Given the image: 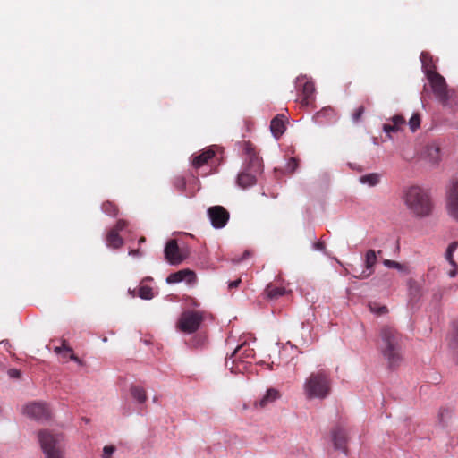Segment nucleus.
Masks as SVG:
<instances>
[{
  "label": "nucleus",
  "mask_w": 458,
  "mask_h": 458,
  "mask_svg": "<svg viewBox=\"0 0 458 458\" xmlns=\"http://www.w3.org/2000/svg\"><path fill=\"white\" fill-rule=\"evenodd\" d=\"M454 329H455V335L454 336L453 344H454V348L458 349V321L455 324Z\"/></svg>",
  "instance_id": "obj_40"
},
{
  "label": "nucleus",
  "mask_w": 458,
  "mask_h": 458,
  "mask_svg": "<svg viewBox=\"0 0 458 458\" xmlns=\"http://www.w3.org/2000/svg\"><path fill=\"white\" fill-rule=\"evenodd\" d=\"M424 157L430 163L436 165L440 159V147L437 143L428 144L423 152Z\"/></svg>",
  "instance_id": "obj_18"
},
{
  "label": "nucleus",
  "mask_w": 458,
  "mask_h": 458,
  "mask_svg": "<svg viewBox=\"0 0 458 458\" xmlns=\"http://www.w3.org/2000/svg\"><path fill=\"white\" fill-rule=\"evenodd\" d=\"M106 244L108 247L118 249L123 246V240L116 230L111 229L106 235Z\"/></svg>",
  "instance_id": "obj_22"
},
{
  "label": "nucleus",
  "mask_w": 458,
  "mask_h": 458,
  "mask_svg": "<svg viewBox=\"0 0 458 458\" xmlns=\"http://www.w3.org/2000/svg\"><path fill=\"white\" fill-rule=\"evenodd\" d=\"M115 448L112 445H106L103 449V458H111L114 454Z\"/></svg>",
  "instance_id": "obj_36"
},
{
  "label": "nucleus",
  "mask_w": 458,
  "mask_h": 458,
  "mask_svg": "<svg viewBox=\"0 0 458 458\" xmlns=\"http://www.w3.org/2000/svg\"><path fill=\"white\" fill-rule=\"evenodd\" d=\"M448 214L458 221V179L452 181L447 191Z\"/></svg>",
  "instance_id": "obj_13"
},
{
  "label": "nucleus",
  "mask_w": 458,
  "mask_h": 458,
  "mask_svg": "<svg viewBox=\"0 0 458 458\" xmlns=\"http://www.w3.org/2000/svg\"><path fill=\"white\" fill-rule=\"evenodd\" d=\"M384 265L389 268H396V269H402L403 266L397 261L390 260V259H385L383 261Z\"/></svg>",
  "instance_id": "obj_35"
},
{
  "label": "nucleus",
  "mask_w": 458,
  "mask_h": 458,
  "mask_svg": "<svg viewBox=\"0 0 458 458\" xmlns=\"http://www.w3.org/2000/svg\"><path fill=\"white\" fill-rule=\"evenodd\" d=\"M130 255H132V256H140L141 253L140 251V250H132L130 251Z\"/></svg>",
  "instance_id": "obj_43"
},
{
  "label": "nucleus",
  "mask_w": 458,
  "mask_h": 458,
  "mask_svg": "<svg viewBox=\"0 0 458 458\" xmlns=\"http://www.w3.org/2000/svg\"><path fill=\"white\" fill-rule=\"evenodd\" d=\"M281 397V394L275 388H269L267 390L265 395L259 401L257 405L260 408L266 407L267 404L274 403Z\"/></svg>",
  "instance_id": "obj_21"
},
{
  "label": "nucleus",
  "mask_w": 458,
  "mask_h": 458,
  "mask_svg": "<svg viewBox=\"0 0 458 458\" xmlns=\"http://www.w3.org/2000/svg\"><path fill=\"white\" fill-rule=\"evenodd\" d=\"M173 185L177 191H179L181 192L185 191L186 180H185L184 176H182V175L174 176L173 179Z\"/></svg>",
  "instance_id": "obj_28"
},
{
  "label": "nucleus",
  "mask_w": 458,
  "mask_h": 458,
  "mask_svg": "<svg viewBox=\"0 0 458 458\" xmlns=\"http://www.w3.org/2000/svg\"><path fill=\"white\" fill-rule=\"evenodd\" d=\"M323 248H324V243L323 242H317L316 243V249L322 250Z\"/></svg>",
  "instance_id": "obj_44"
},
{
  "label": "nucleus",
  "mask_w": 458,
  "mask_h": 458,
  "mask_svg": "<svg viewBox=\"0 0 458 458\" xmlns=\"http://www.w3.org/2000/svg\"><path fill=\"white\" fill-rule=\"evenodd\" d=\"M127 226V222L125 220H118L116 225H114V228H112L113 230H116V232H120V231H123L125 227Z\"/></svg>",
  "instance_id": "obj_38"
},
{
  "label": "nucleus",
  "mask_w": 458,
  "mask_h": 458,
  "mask_svg": "<svg viewBox=\"0 0 458 458\" xmlns=\"http://www.w3.org/2000/svg\"><path fill=\"white\" fill-rule=\"evenodd\" d=\"M377 261V252L374 250H369L365 254L364 265L365 268L360 272L357 268H352V275L358 279H365L369 277L374 272V266Z\"/></svg>",
  "instance_id": "obj_11"
},
{
  "label": "nucleus",
  "mask_w": 458,
  "mask_h": 458,
  "mask_svg": "<svg viewBox=\"0 0 458 458\" xmlns=\"http://www.w3.org/2000/svg\"><path fill=\"white\" fill-rule=\"evenodd\" d=\"M63 350L70 353V360L81 363V360L72 352V349L66 344L65 341H63L61 346H57L55 348V352L60 353Z\"/></svg>",
  "instance_id": "obj_26"
},
{
  "label": "nucleus",
  "mask_w": 458,
  "mask_h": 458,
  "mask_svg": "<svg viewBox=\"0 0 458 458\" xmlns=\"http://www.w3.org/2000/svg\"><path fill=\"white\" fill-rule=\"evenodd\" d=\"M364 112H365V107L363 106H360L359 107H357L354 110V112L352 113L353 122L358 123L361 119Z\"/></svg>",
  "instance_id": "obj_33"
},
{
  "label": "nucleus",
  "mask_w": 458,
  "mask_h": 458,
  "mask_svg": "<svg viewBox=\"0 0 458 458\" xmlns=\"http://www.w3.org/2000/svg\"><path fill=\"white\" fill-rule=\"evenodd\" d=\"M426 56V54L422 53L421 54V58H424Z\"/></svg>",
  "instance_id": "obj_48"
},
{
  "label": "nucleus",
  "mask_w": 458,
  "mask_h": 458,
  "mask_svg": "<svg viewBox=\"0 0 458 458\" xmlns=\"http://www.w3.org/2000/svg\"><path fill=\"white\" fill-rule=\"evenodd\" d=\"M390 122L383 125V130L387 134L400 131L405 124V119L399 114L393 116Z\"/></svg>",
  "instance_id": "obj_20"
},
{
  "label": "nucleus",
  "mask_w": 458,
  "mask_h": 458,
  "mask_svg": "<svg viewBox=\"0 0 458 458\" xmlns=\"http://www.w3.org/2000/svg\"><path fill=\"white\" fill-rule=\"evenodd\" d=\"M403 199L408 209L417 216H429L433 205L429 194L419 186H411L403 191Z\"/></svg>",
  "instance_id": "obj_4"
},
{
  "label": "nucleus",
  "mask_w": 458,
  "mask_h": 458,
  "mask_svg": "<svg viewBox=\"0 0 458 458\" xmlns=\"http://www.w3.org/2000/svg\"><path fill=\"white\" fill-rule=\"evenodd\" d=\"M23 413L37 420H46L51 416L48 406L44 403L34 402L28 403L23 408Z\"/></svg>",
  "instance_id": "obj_10"
},
{
  "label": "nucleus",
  "mask_w": 458,
  "mask_h": 458,
  "mask_svg": "<svg viewBox=\"0 0 458 458\" xmlns=\"http://www.w3.org/2000/svg\"><path fill=\"white\" fill-rule=\"evenodd\" d=\"M270 130L275 138L278 139L285 131V116L277 114L270 123Z\"/></svg>",
  "instance_id": "obj_19"
},
{
  "label": "nucleus",
  "mask_w": 458,
  "mask_h": 458,
  "mask_svg": "<svg viewBox=\"0 0 458 458\" xmlns=\"http://www.w3.org/2000/svg\"><path fill=\"white\" fill-rule=\"evenodd\" d=\"M241 283H242L241 278H238V279H236V280H234L233 282H230L229 284H228V288L230 290H232L233 288H237L240 285Z\"/></svg>",
  "instance_id": "obj_41"
},
{
  "label": "nucleus",
  "mask_w": 458,
  "mask_h": 458,
  "mask_svg": "<svg viewBox=\"0 0 458 458\" xmlns=\"http://www.w3.org/2000/svg\"><path fill=\"white\" fill-rule=\"evenodd\" d=\"M102 210L106 215L111 216H115L118 213V208H117L116 205L111 201H105L102 204Z\"/></svg>",
  "instance_id": "obj_27"
},
{
  "label": "nucleus",
  "mask_w": 458,
  "mask_h": 458,
  "mask_svg": "<svg viewBox=\"0 0 458 458\" xmlns=\"http://www.w3.org/2000/svg\"><path fill=\"white\" fill-rule=\"evenodd\" d=\"M165 257L172 265H178L183 260V257L180 252L176 240L172 239L167 242L165 248Z\"/></svg>",
  "instance_id": "obj_14"
},
{
  "label": "nucleus",
  "mask_w": 458,
  "mask_h": 458,
  "mask_svg": "<svg viewBox=\"0 0 458 458\" xmlns=\"http://www.w3.org/2000/svg\"><path fill=\"white\" fill-rule=\"evenodd\" d=\"M207 213L212 226L216 229L224 228L230 218L229 212L219 205L209 207Z\"/></svg>",
  "instance_id": "obj_8"
},
{
  "label": "nucleus",
  "mask_w": 458,
  "mask_h": 458,
  "mask_svg": "<svg viewBox=\"0 0 458 458\" xmlns=\"http://www.w3.org/2000/svg\"><path fill=\"white\" fill-rule=\"evenodd\" d=\"M254 356V349L250 348V344L244 342L236 347L229 358L225 359V367L232 373H243L247 369L248 364L251 363L250 360Z\"/></svg>",
  "instance_id": "obj_5"
},
{
  "label": "nucleus",
  "mask_w": 458,
  "mask_h": 458,
  "mask_svg": "<svg viewBox=\"0 0 458 458\" xmlns=\"http://www.w3.org/2000/svg\"><path fill=\"white\" fill-rule=\"evenodd\" d=\"M60 353H62L64 355V357H69L70 358V353L66 352L64 350Z\"/></svg>",
  "instance_id": "obj_45"
},
{
  "label": "nucleus",
  "mask_w": 458,
  "mask_h": 458,
  "mask_svg": "<svg viewBox=\"0 0 458 458\" xmlns=\"http://www.w3.org/2000/svg\"><path fill=\"white\" fill-rule=\"evenodd\" d=\"M457 248H458V242H453L449 244V246L446 250V252H445V259L449 262V264L456 263L454 260L453 255Z\"/></svg>",
  "instance_id": "obj_29"
},
{
  "label": "nucleus",
  "mask_w": 458,
  "mask_h": 458,
  "mask_svg": "<svg viewBox=\"0 0 458 458\" xmlns=\"http://www.w3.org/2000/svg\"><path fill=\"white\" fill-rule=\"evenodd\" d=\"M420 125V117L418 114H414L410 121H409V126L411 131H415Z\"/></svg>",
  "instance_id": "obj_31"
},
{
  "label": "nucleus",
  "mask_w": 458,
  "mask_h": 458,
  "mask_svg": "<svg viewBox=\"0 0 458 458\" xmlns=\"http://www.w3.org/2000/svg\"><path fill=\"white\" fill-rule=\"evenodd\" d=\"M215 150L212 148L205 149L200 154L195 155L192 157L191 165L195 169H199L203 165H208V162L215 157Z\"/></svg>",
  "instance_id": "obj_17"
},
{
  "label": "nucleus",
  "mask_w": 458,
  "mask_h": 458,
  "mask_svg": "<svg viewBox=\"0 0 458 458\" xmlns=\"http://www.w3.org/2000/svg\"><path fill=\"white\" fill-rule=\"evenodd\" d=\"M251 254L252 253L250 250H245L242 257L238 258V257L235 256L234 258H233V263H240L241 261H242V260L248 259L249 257H250Z\"/></svg>",
  "instance_id": "obj_37"
},
{
  "label": "nucleus",
  "mask_w": 458,
  "mask_h": 458,
  "mask_svg": "<svg viewBox=\"0 0 458 458\" xmlns=\"http://www.w3.org/2000/svg\"><path fill=\"white\" fill-rule=\"evenodd\" d=\"M296 84L298 89H300V87H301V98L300 100L301 105L303 106H308L311 105L315 99L314 83L312 81H306V76L301 75L297 77Z\"/></svg>",
  "instance_id": "obj_9"
},
{
  "label": "nucleus",
  "mask_w": 458,
  "mask_h": 458,
  "mask_svg": "<svg viewBox=\"0 0 458 458\" xmlns=\"http://www.w3.org/2000/svg\"><path fill=\"white\" fill-rule=\"evenodd\" d=\"M38 441L46 458H64L61 435L41 430L38 432Z\"/></svg>",
  "instance_id": "obj_6"
},
{
  "label": "nucleus",
  "mask_w": 458,
  "mask_h": 458,
  "mask_svg": "<svg viewBox=\"0 0 458 458\" xmlns=\"http://www.w3.org/2000/svg\"><path fill=\"white\" fill-rule=\"evenodd\" d=\"M332 439L335 448L347 454L346 441L347 434L346 431L341 427H335L332 431Z\"/></svg>",
  "instance_id": "obj_16"
},
{
  "label": "nucleus",
  "mask_w": 458,
  "mask_h": 458,
  "mask_svg": "<svg viewBox=\"0 0 458 458\" xmlns=\"http://www.w3.org/2000/svg\"><path fill=\"white\" fill-rule=\"evenodd\" d=\"M144 241H145V238H144V237H141V238L140 239V242H143Z\"/></svg>",
  "instance_id": "obj_47"
},
{
  "label": "nucleus",
  "mask_w": 458,
  "mask_h": 458,
  "mask_svg": "<svg viewBox=\"0 0 458 458\" xmlns=\"http://www.w3.org/2000/svg\"><path fill=\"white\" fill-rule=\"evenodd\" d=\"M265 293L268 299L276 300V299H278L279 297L284 295L286 293V290L283 286H276L272 284H269L267 286Z\"/></svg>",
  "instance_id": "obj_23"
},
{
  "label": "nucleus",
  "mask_w": 458,
  "mask_h": 458,
  "mask_svg": "<svg viewBox=\"0 0 458 458\" xmlns=\"http://www.w3.org/2000/svg\"><path fill=\"white\" fill-rule=\"evenodd\" d=\"M380 181V175L377 173H371L360 177V182L368 184L370 187L376 186Z\"/></svg>",
  "instance_id": "obj_24"
},
{
  "label": "nucleus",
  "mask_w": 458,
  "mask_h": 458,
  "mask_svg": "<svg viewBox=\"0 0 458 458\" xmlns=\"http://www.w3.org/2000/svg\"><path fill=\"white\" fill-rule=\"evenodd\" d=\"M369 310L373 313H377L378 315H383L387 312V308L386 306H378L377 304H369Z\"/></svg>",
  "instance_id": "obj_32"
},
{
  "label": "nucleus",
  "mask_w": 458,
  "mask_h": 458,
  "mask_svg": "<svg viewBox=\"0 0 458 458\" xmlns=\"http://www.w3.org/2000/svg\"><path fill=\"white\" fill-rule=\"evenodd\" d=\"M402 336L391 327H384L380 332L379 350L390 368L399 367L403 360Z\"/></svg>",
  "instance_id": "obj_1"
},
{
  "label": "nucleus",
  "mask_w": 458,
  "mask_h": 458,
  "mask_svg": "<svg viewBox=\"0 0 458 458\" xmlns=\"http://www.w3.org/2000/svg\"><path fill=\"white\" fill-rule=\"evenodd\" d=\"M8 373H9V376L11 377L18 378L21 376V372L18 369H10Z\"/></svg>",
  "instance_id": "obj_42"
},
{
  "label": "nucleus",
  "mask_w": 458,
  "mask_h": 458,
  "mask_svg": "<svg viewBox=\"0 0 458 458\" xmlns=\"http://www.w3.org/2000/svg\"><path fill=\"white\" fill-rule=\"evenodd\" d=\"M428 78L430 81L434 94L439 98V100L445 102L448 96L445 78L439 73L432 71L428 72Z\"/></svg>",
  "instance_id": "obj_12"
},
{
  "label": "nucleus",
  "mask_w": 458,
  "mask_h": 458,
  "mask_svg": "<svg viewBox=\"0 0 458 458\" xmlns=\"http://www.w3.org/2000/svg\"><path fill=\"white\" fill-rule=\"evenodd\" d=\"M330 374L325 369L311 372L303 384V394L308 400L325 399L331 393Z\"/></svg>",
  "instance_id": "obj_3"
},
{
  "label": "nucleus",
  "mask_w": 458,
  "mask_h": 458,
  "mask_svg": "<svg viewBox=\"0 0 458 458\" xmlns=\"http://www.w3.org/2000/svg\"><path fill=\"white\" fill-rule=\"evenodd\" d=\"M324 112H327V110H323V111H320V112H318L317 113V117H319Z\"/></svg>",
  "instance_id": "obj_46"
},
{
  "label": "nucleus",
  "mask_w": 458,
  "mask_h": 458,
  "mask_svg": "<svg viewBox=\"0 0 458 458\" xmlns=\"http://www.w3.org/2000/svg\"><path fill=\"white\" fill-rule=\"evenodd\" d=\"M452 266V269L448 272L450 277H454L458 272V265L456 263L450 264Z\"/></svg>",
  "instance_id": "obj_39"
},
{
  "label": "nucleus",
  "mask_w": 458,
  "mask_h": 458,
  "mask_svg": "<svg viewBox=\"0 0 458 458\" xmlns=\"http://www.w3.org/2000/svg\"><path fill=\"white\" fill-rule=\"evenodd\" d=\"M246 155V165L237 177V183L245 189L254 185L257 182V175L263 171L262 159L258 156L255 147L250 141L243 143Z\"/></svg>",
  "instance_id": "obj_2"
},
{
  "label": "nucleus",
  "mask_w": 458,
  "mask_h": 458,
  "mask_svg": "<svg viewBox=\"0 0 458 458\" xmlns=\"http://www.w3.org/2000/svg\"><path fill=\"white\" fill-rule=\"evenodd\" d=\"M298 167L297 159L294 157H291L287 163L286 170L288 173L293 174Z\"/></svg>",
  "instance_id": "obj_34"
},
{
  "label": "nucleus",
  "mask_w": 458,
  "mask_h": 458,
  "mask_svg": "<svg viewBox=\"0 0 458 458\" xmlns=\"http://www.w3.org/2000/svg\"><path fill=\"white\" fill-rule=\"evenodd\" d=\"M139 296L144 300H150L153 298L152 288L148 285H140L139 288Z\"/></svg>",
  "instance_id": "obj_30"
},
{
  "label": "nucleus",
  "mask_w": 458,
  "mask_h": 458,
  "mask_svg": "<svg viewBox=\"0 0 458 458\" xmlns=\"http://www.w3.org/2000/svg\"><path fill=\"white\" fill-rule=\"evenodd\" d=\"M182 281H186L189 284H193L196 281V274L190 269H182L170 274L166 278L168 284H176Z\"/></svg>",
  "instance_id": "obj_15"
},
{
  "label": "nucleus",
  "mask_w": 458,
  "mask_h": 458,
  "mask_svg": "<svg viewBox=\"0 0 458 458\" xmlns=\"http://www.w3.org/2000/svg\"><path fill=\"white\" fill-rule=\"evenodd\" d=\"M131 396L139 403H142L147 400L146 391L140 386H132L131 387Z\"/></svg>",
  "instance_id": "obj_25"
},
{
  "label": "nucleus",
  "mask_w": 458,
  "mask_h": 458,
  "mask_svg": "<svg viewBox=\"0 0 458 458\" xmlns=\"http://www.w3.org/2000/svg\"><path fill=\"white\" fill-rule=\"evenodd\" d=\"M203 319L204 317L201 312L196 310H186L181 314L176 323V327L182 333L191 334L199 329Z\"/></svg>",
  "instance_id": "obj_7"
}]
</instances>
